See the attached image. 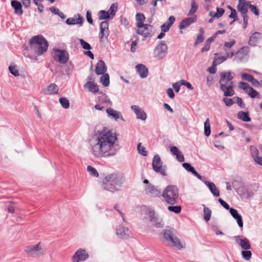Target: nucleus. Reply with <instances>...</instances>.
<instances>
[{
  "mask_svg": "<svg viewBox=\"0 0 262 262\" xmlns=\"http://www.w3.org/2000/svg\"><path fill=\"white\" fill-rule=\"evenodd\" d=\"M117 140L116 135L111 130L103 128L98 131L91 141V151L97 158L108 157L115 155V143Z\"/></svg>",
  "mask_w": 262,
  "mask_h": 262,
  "instance_id": "obj_1",
  "label": "nucleus"
},
{
  "mask_svg": "<svg viewBox=\"0 0 262 262\" xmlns=\"http://www.w3.org/2000/svg\"><path fill=\"white\" fill-rule=\"evenodd\" d=\"M124 182V178L120 173H113L106 176L102 181V187L107 191L119 190Z\"/></svg>",
  "mask_w": 262,
  "mask_h": 262,
  "instance_id": "obj_2",
  "label": "nucleus"
},
{
  "mask_svg": "<svg viewBox=\"0 0 262 262\" xmlns=\"http://www.w3.org/2000/svg\"><path fill=\"white\" fill-rule=\"evenodd\" d=\"M233 77L230 72H223L220 74L219 83L220 89L224 92V95L226 97H231L234 95L233 90Z\"/></svg>",
  "mask_w": 262,
  "mask_h": 262,
  "instance_id": "obj_3",
  "label": "nucleus"
},
{
  "mask_svg": "<svg viewBox=\"0 0 262 262\" xmlns=\"http://www.w3.org/2000/svg\"><path fill=\"white\" fill-rule=\"evenodd\" d=\"M30 45L31 49L39 55L46 52L48 48V41L41 35L33 37L30 40Z\"/></svg>",
  "mask_w": 262,
  "mask_h": 262,
  "instance_id": "obj_4",
  "label": "nucleus"
},
{
  "mask_svg": "<svg viewBox=\"0 0 262 262\" xmlns=\"http://www.w3.org/2000/svg\"><path fill=\"white\" fill-rule=\"evenodd\" d=\"M179 195L178 188L173 185L167 186L162 194L165 202L171 205L177 204Z\"/></svg>",
  "mask_w": 262,
  "mask_h": 262,
  "instance_id": "obj_5",
  "label": "nucleus"
},
{
  "mask_svg": "<svg viewBox=\"0 0 262 262\" xmlns=\"http://www.w3.org/2000/svg\"><path fill=\"white\" fill-rule=\"evenodd\" d=\"M167 46L164 42L161 41L155 49V57L158 59L163 58L167 54Z\"/></svg>",
  "mask_w": 262,
  "mask_h": 262,
  "instance_id": "obj_6",
  "label": "nucleus"
},
{
  "mask_svg": "<svg viewBox=\"0 0 262 262\" xmlns=\"http://www.w3.org/2000/svg\"><path fill=\"white\" fill-rule=\"evenodd\" d=\"M163 236L165 239L170 241L174 246H181L179 239L174 234L172 229H165L163 231Z\"/></svg>",
  "mask_w": 262,
  "mask_h": 262,
  "instance_id": "obj_7",
  "label": "nucleus"
},
{
  "mask_svg": "<svg viewBox=\"0 0 262 262\" xmlns=\"http://www.w3.org/2000/svg\"><path fill=\"white\" fill-rule=\"evenodd\" d=\"M143 183L145 184L144 191L146 194L154 197L160 195L161 192L160 190L157 187L150 184L147 180H144Z\"/></svg>",
  "mask_w": 262,
  "mask_h": 262,
  "instance_id": "obj_8",
  "label": "nucleus"
},
{
  "mask_svg": "<svg viewBox=\"0 0 262 262\" xmlns=\"http://www.w3.org/2000/svg\"><path fill=\"white\" fill-rule=\"evenodd\" d=\"M54 59L60 63H66L69 60V54L65 50H54Z\"/></svg>",
  "mask_w": 262,
  "mask_h": 262,
  "instance_id": "obj_9",
  "label": "nucleus"
},
{
  "mask_svg": "<svg viewBox=\"0 0 262 262\" xmlns=\"http://www.w3.org/2000/svg\"><path fill=\"white\" fill-rule=\"evenodd\" d=\"M116 234L120 238L127 239L132 236V231L126 227L122 225L116 229Z\"/></svg>",
  "mask_w": 262,
  "mask_h": 262,
  "instance_id": "obj_10",
  "label": "nucleus"
},
{
  "mask_svg": "<svg viewBox=\"0 0 262 262\" xmlns=\"http://www.w3.org/2000/svg\"><path fill=\"white\" fill-rule=\"evenodd\" d=\"M136 33L141 35L144 38L150 37L154 33V28L150 25L145 24L141 28H138Z\"/></svg>",
  "mask_w": 262,
  "mask_h": 262,
  "instance_id": "obj_11",
  "label": "nucleus"
},
{
  "mask_svg": "<svg viewBox=\"0 0 262 262\" xmlns=\"http://www.w3.org/2000/svg\"><path fill=\"white\" fill-rule=\"evenodd\" d=\"M238 87L244 90L245 93H247L251 98L259 97L258 93L246 82L241 81L239 83Z\"/></svg>",
  "mask_w": 262,
  "mask_h": 262,
  "instance_id": "obj_12",
  "label": "nucleus"
},
{
  "mask_svg": "<svg viewBox=\"0 0 262 262\" xmlns=\"http://www.w3.org/2000/svg\"><path fill=\"white\" fill-rule=\"evenodd\" d=\"M153 169L157 172L160 173L163 176H166V172L164 169L162 168V163L161 159L158 155H155L152 161Z\"/></svg>",
  "mask_w": 262,
  "mask_h": 262,
  "instance_id": "obj_13",
  "label": "nucleus"
},
{
  "mask_svg": "<svg viewBox=\"0 0 262 262\" xmlns=\"http://www.w3.org/2000/svg\"><path fill=\"white\" fill-rule=\"evenodd\" d=\"M89 257V254L86 251L82 249H78L73 256V262H80L86 260Z\"/></svg>",
  "mask_w": 262,
  "mask_h": 262,
  "instance_id": "obj_14",
  "label": "nucleus"
},
{
  "mask_svg": "<svg viewBox=\"0 0 262 262\" xmlns=\"http://www.w3.org/2000/svg\"><path fill=\"white\" fill-rule=\"evenodd\" d=\"M108 22L107 21H102L100 24V32L99 33V38L100 40L107 39L109 35Z\"/></svg>",
  "mask_w": 262,
  "mask_h": 262,
  "instance_id": "obj_15",
  "label": "nucleus"
},
{
  "mask_svg": "<svg viewBox=\"0 0 262 262\" xmlns=\"http://www.w3.org/2000/svg\"><path fill=\"white\" fill-rule=\"evenodd\" d=\"M235 40L231 39L229 42H225L223 46V50L225 52L227 57L231 58L234 55V53L231 50V48L235 44Z\"/></svg>",
  "mask_w": 262,
  "mask_h": 262,
  "instance_id": "obj_16",
  "label": "nucleus"
},
{
  "mask_svg": "<svg viewBox=\"0 0 262 262\" xmlns=\"http://www.w3.org/2000/svg\"><path fill=\"white\" fill-rule=\"evenodd\" d=\"M149 217L153 226L157 228H161L163 226L164 223L162 219L155 216L154 210L149 211Z\"/></svg>",
  "mask_w": 262,
  "mask_h": 262,
  "instance_id": "obj_17",
  "label": "nucleus"
},
{
  "mask_svg": "<svg viewBox=\"0 0 262 262\" xmlns=\"http://www.w3.org/2000/svg\"><path fill=\"white\" fill-rule=\"evenodd\" d=\"M25 251L30 255L33 257L41 255L43 253L45 250L42 247H26Z\"/></svg>",
  "mask_w": 262,
  "mask_h": 262,
  "instance_id": "obj_18",
  "label": "nucleus"
},
{
  "mask_svg": "<svg viewBox=\"0 0 262 262\" xmlns=\"http://www.w3.org/2000/svg\"><path fill=\"white\" fill-rule=\"evenodd\" d=\"M84 21V18L79 14H76L73 17L69 18L66 20V23L69 25H80L82 26Z\"/></svg>",
  "mask_w": 262,
  "mask_h": 262,
  "instance_id": "obj_19",
  "label": "nucleus"
},
{
  "mask_svg": "<svg viewBox=\"0 0 262 262\" xmlns=\"http://www.w3.org/2000/svg\"><path fill=\"white\" fill-rule=\"evenodd\" d=\"M132 110L134 112L137 116V118L142 120H145L147 117L146 113L139 106L134 105L131 106Z\"/></svg>",
  "mask_w": 262,
  "mask_h": 262,
  "instance_id": "obj_20",
  "label": "nucleus"
},
{
  "mask_svg": "<svg viewBox=\"0 0 262 262\" xmlns=\"http://www.w3.org/2000/svg\"><path fill=\"white\" fill-rule=\"evenodd\" d=\"M171 154L176 156L177 159L180 162L184 161L185 159L182 152L179 149V148L175 146H172L170 148Z\"/></svg>",
  "mask_w": 262,
  "mask_h": 262,
  "instance_id": "obj_21",
  "label": "nucleus"
},
{
  "mask_svg": "<svg viewBox=\"0 0 262 262\" xmlns=\"http://www.w3.org/2000/svg\"><path fill=\"white\" fill-rule=\"evenodd\" d=\"M107 70V68L105 66L104 62L101 60H99L96 66L95 72L97 75L103 74Z\"/></svg>",
  "mask_w": 262,
  "mask_h": 262,
  "instance_id": "obj_22",
  "label": "nucleus"
},
{
  "mask_svg": "<svg viewBox=\"0 0 262 262\" xmlns=\"http://www.w3.org/2000/svg\"><path fill=\"white\" fill-rule=\"evenodd\" d=\"M106 113L109 117L115 119V120H117L118 119L120 118L121 120H123V117L121 115V114L113 108H108L106 110Z\"/></svg>",
  "mask_w": 262,
  "mask_h": 262,
  "instance_id": "obj_23",
  "label": "nucleus"
},
{
  "mask_svg": "<svg viewBox=\"0 0 262 262\" xmlns=\"http://www.w3.org/2000/svg\"><path fill=\"white\" fill-rule=\"evenodd\" d=\"M196 19V16L186 18L182 20L180 23L179 28L180 29H184L186 27H188L191 24L195 22Z\"/></svg>",
  "mask_w": 262,
  "mask_h": 262,
  "instance_id": "obj_24",
  "label": "nucleus"
},
{
  "mask_svg": "<svg viewBox=\"0 0 262 262\" xmlns=\"http://www.w3.org/2000/svg\"><path fill=\"white\" fill-rule=\"evenodd\" d=\"M229 211L231 215L233 216V217L236 220L238 226L241 228H242L243 227V222L242 218L241 215L238 213L236 209L231 208L230 209Z\"/></svg>",
  "mask_w": 262,
  "mask_h": 262,
  "instance_id": "obj_25",
  "label": "nucleus"
},
{
  "mask_svg": "<svg viewBox=\"0 0 262 262\" xmlns=\"http://www.w3.org/2000/svg\"><path fill=\"white\" fill-rule=\"evenodd\" d=\"M136 70L140 77L142 78H145L148 75V69L146 68V67L142 64H138L136 67Z\"/></svg>",
  "mask_w": 262,
  "mask_h": 262,
  "instance_id": "obj_26",
  "label": "nucleus"
},
{
  "mask_svg": "<svg viewBox=\"0 0 262 262\" xmlns=\"http://www.w3.org/2000/svg\"><path fill=\"white\" fill-rule=\"evenodd\" d=\"M175 19V17L173 16H170L168 18V21L165 22L161 26L162 31L164 32L168 31L170 27L174 23Z\"/></svg>",
  "mask_w": 262,
  "mask_h": 262,
  "instance_id": "obj_27",
  "label": "nucleus"
},
{
  "mask_svg": "<svg viewBox=\"0 0 262 262\" xmlns=\"http://www.w3.org/2000/svg\"><path fill=\"white\" fill-rule=\"evenodd\" d=\"M182 166L187 171H188V172H191L199 179L202 180V177L198 173V172L190 164L188 163H183Z\"/></svg>",
  "mask_w": 262,
  "mask_h": 262,
  "instance_id": "obj_28",
  "label": "nucleus"
},
{
  "mask_svg": "<svg viewBox=\"0 0 262 262\" xmlns=\"http://www.w3.org/2000/svg\"><path fill=\"white\" fill-rule=\"evenodd\" d=\"M84 88L88 89L89 91L95 93L99 91L98 85L94 81H88L84 85Z\"/></svg>",
  "mask_w": 262,
  "mask_h": 262,
  "instance_id": "obj_29",
  "label": "nucleus"
},
{
  "mask_svg": "<svg viewBox=\"0 0 262 262\" xmlns=\"http://www.w3.org/2000/svg\"><path fill=\"white\" fill-rule=\"evenodd\" d=\"M205 183L208 187L210 191L215 196H219L220 195V191L213 183L209 181H205Z\"/></svg>",
  "mask_w": 262,
  "mask_h": 262,
  "instance_id": "obj_30",
  "label": "nucleus"
},
{
  "mask_svg": "<svg viewBox=\"0 0 262 262\" xmlns=\"http://www.w3.org/2000/svg\"><path fill=\"white\" fill-rule=\"evenodd\" d=\"M11 5L15 10V13L18 14H22V6L19 2L13 0L11 2Z\"/></svg>",
  "mask_w": 262,
  "mask_h": 262,
  "instance_id": "obj_31",
  "label": "nucleus"
},
{
  "mask_svg": "<svg viewBox=\"0 0 262 262\" xmlns=\"http://www.w3.org/2000/svg\"><path fill=\"white\" fill-rule=\"evenodd\" d=\"M46 91L49 95L56 94L58 92V87L55 83H51L48 86Z\"/></svg>",
  "mask_w": 262,
  "mask_h": 262,
  "instance_id": "obj_32",
  "label": "nucleus"
},
{
  "mask_svg": "<svg viewBox=\"0 0 262 262\" xmlns=\"http://www.w3.org/2000/svg\"><path fill=\"white\" fill-rule=\"evenodd\" d=\"M145 19V17L144 15L142 13H138L136 14V20L137 23L136 25L137 28H141L144 25V21Z\"/></svg>",
  "mask_w": 262,
  "mask_h": 262,
  "instance_id": "obj_33",
  "label": "nucleus"
},
{
  "mask_svg": "<svg viewBox=\"0 0 262 262\" xmlns=\"http://www.w3.org/2000/svg\"><path fill=\"white\" fill-rule=\"evenodd\" d=\"M250 52V48L247 47H244L241 48L237 52L236 54L238 56H240L241 58H244L245 56H247Z\"/></svg>",
  "mask_w": 262,
  "mask_h": 262,
  "instance_id": "obj_34",
  "label": "nucleus"
},
{
  "mask_svg": "<svg viewBox=\"0 0 262 262\" xmlns=\"http://www.w3.org/2000/svg\"><path fill=\"white\" fill-rule=\"evenodd\" d=\"M235 239L236 243L239 246H250L249 241L246 238L241 237L240 236H235Z\"/></svg>",
  "mask_w": 262,
  "mask_h": 262,
  "instance_id": "obj_35",
  "label": "nucleus"
},
{
  "mask_svg": "<svg viewBox=\"0 0 262 262\" xmlns=\"http://www.w3.org/2000/svg\"><path fill=\"white\" fill-rule=\"evenodd\" d=\"M245 250L242 252L243 257L246 260H249L251 257V252L248 249H250V247H242Z\"/></svg>",
  "mask_w": 262,
  "mask_h": 262,
  "instance_id": "obj_36",
  "label": "nucleus"
},
{
  "mask_svg": "<svg viewBox=\"0 0 262 262\" xmlns=\"http://www.w3.org/2000/svg\"><path fill=\"white\" fill-rule=\"evenodd\" d=\"M225 12V10L223 8H217L216 12H214L213 11H210L209 13V15L210 16L212 17H216L220 18L221 17Z\"/></svg>",
  "mask_w": 262,
  "mask_h": 262,
  "instance_id": "obj_37",
  "label": "nucleus"
},
{
  "mask_svg": "<svg viewBox=\"0 0 262 262\" xmlns=\"http://www.w3.org/2000/svg\"><path fill=\"white\" fill-rule=\"evenodd\" d=\"M249 4H243L238 5L237 9L241 12L242 15L247 14L248 12V9L249 8Z\"/></svg>",
  "mask_w": 262,
  "mask_h": 262,
  "instance_id": "obj_38",
  "label": "nucleus"
},
{
  "mask_svg": "<svg viewBox=\"0 0 262 262\" xmlns=\"http://www.w3.org/2000/svg\"><path fill=\"white\" fill-rule=\"evenodd\" d=\"M238 118L246 122H249L251 120L248 113L241 111L238 113Z\"/></svg>",
  "mask_w": 262,
  "mask_h": 262,
  "instance_id": "obj_39",
  "label": "nucleus"
},
{
  "mask_svg": "<svg viewBox=\"0 0 262 262\" xmlns=\"http://www.w3.org/2000/svg\"><path fill=\"white\" fill-rule=\"evenodd\" d=\"M260 34L258 32H255L250 37L249 44L251 46L254 45L257 39L260 37Z\"/></svg>",
  "mask_w": 262,
  "mask_h": 262,
  "instance_id": "obj_40",
  "label": "nucleus"
},
{
  "mask_svg": "<svg viewBox=\"0 0 262 262\" xmlns=\"http://www.w3.org/2000/svg\"><path fill=\"white\" fill-rule=\"evenodd\" d=\"M204 31L203 28H200L199 30V34L196 37V39L195 41L194 45L196 46L198 44L202 42L204 40Z\"/></svg>",
  "mask_w": 262,
  "mask_h": 262,
  "instance_id": "obj_41",
  "label": "nucleus"
},
{
  "mask_svg": "<svg viewBox=\"0 0 262 262\" xmlns=\"http://www.w3.org/2000/svg\"><path fill=\"white\" fill-rule=\"evenodd\" d=\"M100 81L104 86H107L110 83L109 75L107 74H102Z\"/></svg>",
  "mask_w": 262,
  "mask_h": 262,
  "instance_id": "obj_42",
  "label": "nucleus"
},
{
  "mask_svg": "<svg viewBox=\"0 0 262 262\" xmlns=\"http://www.w3.org/2000/svg\"><path fill=\"white\" fill-rule=\"evenodd\" d=\"M210 125L209 118H207L204 122V133L206 136L210 135Z\"/></svg>",
  "mask_w": 262,
  "mask_h": 262,
  "instance_id": "obj_43",
  "label": "nucleus"
},
{
  "mask_svg": "<svg viewBox=\"0 0 262 262\" xmlns=\"http://www.w3.org/2000/svg\"><path fill=\"white\" fill-rule=\"evenodd\" d=\"M98 17L99 19L101 20L108 19L111 17L107 11L100 10L98 13Z\"/></svg>",
  "mask_w": 262,
  "mask_h": 262,
  "instance_id": "obj_44",
  "label": "nucleus"
},
{
  "mask_svg": "<svg viewBox=\"0 0 262 262\" xmlns=\"http://www.w3.org/2000/svg\"><path fill=\"white\" fill-rule=\"evenodd\" d=\"M204 219L206 221H208L210 219L211 215V210L208 207L204 208Z\"/></svg>",
  "mask_w": 262,
  "mask_h": 262,
  "instance_id": "obj_45",
  "label": "nucleus"
},
{
  "mask_svg": "<svg viewBox=\"0 0 262 262\" xmlns=\"http://www.w3.org/2000/svg\"><path fill=\"white\" fill-rule=\"evenodd\" d=\"M117 4H113L111 7L110 8L108 11H107L108 12H109V14L111 17V18H113L115 15V12L116 11H117Z\"/></svg>",
  "mask_w": 262,
  "mask_h": 262,
  "instance_id": "obj_46",
  "label": "nucleus"
},
{
  "mask_svg": "<svg viewBox=\"0 0 262 262\" xmlns=\"http://www.w3.org/2000/svg\"><path fill=\"white\" fill-rule=\"evenodd\" d=\"M59 102L63 107L68 108L69 107L70 103L69 101L64 97H61L59 99Z\"/></svg>",
  "mask_w": 262,
  "mask_h": 262,
  "instance_id": "obj_47",
  "label": "nucleus"
},
{
  "mask_svg": "<svg viewBox=\"0 0 262 262\" xmlns=\"http://www.w3.org/2000/svg\"><path fill=\"white\" fill-rule=\"evenodd\" d=\"M228 57H227V56H220V57H215L214 58V60H213V64L214 65H217V64H219L221 63H222L223 62H224V61H225L227 58Z\"/></svg>",
  "mask_w": 262,
  "mask_h": 262,
  "instance_id": "obj_48",
  "label": "nucleus"
},
{
  "mask_svg": "<svg viewBox=\"0 0 262 262\" xmlns=\"http://www.w3.org/2000/svg\"><path fill=\"white\" fill-rule=\"evenodd\" d=\"M168 210L176 213H179L181 211V207L180 206H169Z\"/></svg>",
  "mask_w": 262,
  "mask_h": 262,
  "instance_id": "obj_49",
  "label": "nucleus"
},
{
  "mask_svg": "<svg viewBox=\"0 0 262 262\" xmlns=\"http://www.w3.org/2000/svg\"><path fill=\"white\" fill-rule=\"evenodd\" d=\"M137 149L138 150V152L139 154L143 155V156H146L147 155V151L146 150V149L144 147L142 146L141 143H139L137 145Z\"/></svg>",
  "mask_w": 262,
  "mask_h": 262,
  "instance_id": "obj_50",
  "label": "nucleus"
},
{
  "mask_svg": "<svg viewBox=\"0 0 262 262\" xmlns=\"http://www.w3.org/2000/svg\"><path fill=\"white\" fill-rule=\"evenodd\" d=\"M198 9V5L196 4L194 1H192L191 5V9H190L188 15H191L194 14Z\"/></svg>",
  "mask_w": 262,
  "mask_h": 262,
  "instance_id": "obj_51",
  "label": "nucleus"
},
{
  "mask_svg": "<svg viewBox=\"0 0 262 262\" xmlns=\"http://www.w3.org/2000/svg\"><path fill=\"white\" fill-rule=\"evenodd\" d=\"M87 170L92 176L96 177H98L99 176V174L96 169L91 166H88L87 167Z\"/></svg>",
  "mask_w": 262,
  "mask_h": 262,
  "instance_id": "obj_52",
  "label": "nucleus"
},
{
  "mask_svg": "<svg viewBox=\"0 0 262 262\" xmlns=\"http://www.w3.org/2000/svg\"><path fill=\"white\" fill-rule=\"evenodd\" d=\"M79 42L81 47L85 50H90L92 49L91 45L84 41L83 39H79Z\"/></svg>",
  "mask_w": 262,
  "mask_h": 262,
  "instance_id": "obj_53",
  "label": "nucleus"
},
{
  "mask_svg": "<svg viewBox=\"0 0 262 262\" xmlns=\"http://www.w3.org/2000/svg\"><path fill=\"white\" fill-rule=\"evenodd\" d=\"M10 72L15 76H18L19 75V72L17 69L16 66L11 65L9 67Z\"/></svg>",
  "mask_w": 262,
  "mask_h": 262,
  "instance_id": "obj_54",
  "label": "nucleus"
},
{
  "mask_svg": "<svg viewBox=\"0 0 262 262\" xmlns=\"http://www.w3.org/2000/svg\"><path fill=\"white\" fill-rule=\"evenodd\" d=\"M228 8L231 10V13L229 15V17L231 18H233L234 19L233 21L236 20L237 19V13H236V10L232 8L230 6H228Z\"/></svg>",
  "mask_w": 262,
  "mask_h": 262,
  "instance_id": "obj_55",
  "label": "nucleus"
},
{
  "mask_svg": "<svg viewBox=\"0 0 262 262\" xmlns=\"http://www.w3.org/2000/svg\"><path fill=\"white\" fill-rule=\"evenodd\" d=\"M234 103H237L238 105L241 107V108H244L245 107V103L243 102L242 99L238 97H234Z\"/></svg>",
  "mask_w": 262,
  "mask_h": 262,
  "instance_id": "obj_56",
  "label": "nucleus"
},
{
  "mask_svg": "<svg viewBox=\"0 0 262 262\" xmlns=\"http://www.w3.org/2000/svg\"><path fill=\"white\" fill-rule=\"evenodd\" d=\"M223 101L227 106H230L234 102V97L233 98H224Z\"/></svg>",
  "mask_w": 262,
  "mask_h": 262,
  "instance_id": "obj_57",
  "label": "nucleus"
},
{
  "mask_svg": "<svg viewBox=\"0 0 262 262\" xmlns=\"http://www.w3.org/2000/svg\"><path fill=\"white\" fill-rule=\"evenodd\" d=\"M100 101L101 103L106 104L107 105H111L112 102L106 96H103L100 99Z\"/></svg>",
  "mask_w": 262,
  "mask_h": 262,
  "instance_id": "obj_58",
  "label": "nucleus"
},
{
  "mask_svg": "<svg viewBox=\"0 0 262 262\" xmlns=\"http://www.w3.org/2000/svg\"><path fill=\"white\" fill-rule=\"evenodd\" d=\"M250 150H251V156H252L253 159H254L255 157L258 156V150L255 147L251 146Z\"/></svg>",
  "mask_w": 262,
  "mask_h": 262,
  "instance_id": "obj_59",
  "label": "nucleus"
},
{
  "mask_svg": "<svg viewBox=\"0 0 262 262\" xmlns=\"http://www.w3.org/2000/svg\"><path fill=\"white\" fill-rule=\"evenodd\" d=\"M242 79L250 82L253 76L250 74L244 73L241 76Z\"/></svg>",
  "mask_w": 262,
  "mask_h": 262,
  "instance_id": "obj_60",
  "label": "nucleus"
},
{
  "mask_svg": "<svg viewBox=\"0 0 262 262\" xmlns=\"http://www.w3.org/2000/svg\"><path fill=\"white\" fill-rule=\"evenodd\" d=\"M249 8L250 9V10L253 12L255 15H259V11L257 10L256 7L254 5H251V3L250 2V5L249 6Z\"/></svg>",
  "mask_w": 262,
  "mask_h": 262,
  "instance_id": "obj_61",
  "label": "nucleus"
},
{
  "mask_svg": "<svg viewBox=\"0 0 262 262\" xmlns=\"http://www.w3.org/2000/svg\"><path fill=\"white\" fill-rule=\"evenodd\" d=\"M180 82L182 85H185L188 89L191 90H193V87L190 83L187 82L184 80H181Z\"/></svg>",
  "mask_w": 262,
  "mask_h": 262,
  "instance_id": "obj_62",
  "label": "nucleus"
},
{
  "mask_svg": "<svg viewBox=\"0 0 262 262\" xmlns=\"http://www.w3.org/2000/svg\"><path fill=\"white\" fill-rule=\"evenodd\" d=\"M219 201L220 203L221 204V205L223 207H224L225 209H226L227 210H230V209L231 208H230L229 205L222 199H219Z\"/></svg>",
  "mask_w": 262,
  "mask_h": 262,
  "instance_id": "obj_63",
  "label": "nucleus"
},
{
  "mask_svg": "<svg viewBox=\"0 0 262 262\" xmlns=\"http://www.w3.org/2000/svg\"><path fill=\"white\" fill-rule=\"evenodd\" d=\"M182 84L180 82V81L179 82H177L172 84V87L175 90L176 92H179L180 91V86Z\"/></svg>",
  "mask_w": 262,
  "mask_h": 262,
  "instance_id": "obj_64",
  "label": "nucleus"
}]
</instances>
